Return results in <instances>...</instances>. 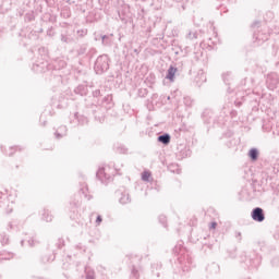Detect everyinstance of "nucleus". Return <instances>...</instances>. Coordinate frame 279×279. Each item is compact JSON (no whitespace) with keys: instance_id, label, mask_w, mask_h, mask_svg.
<instances>
[{"instance_id":"obj_1","label":"nucleus","mask_w":279,"mask_h":279,"mask_svg":"<svg viewBox=\"0 0 279 279\" xmlns=\"http://www.w3.org/2000/svg\"><path fill=\"white\" fill-rule=\"evenodd\" d=\"M110 69V57L108 54H100L94 64L96 75H104Z\"/></svg>"},{"instance_id":"obj_2","label":"nucleus","mask_w":279,"mask_h":279,"mask_svg":"<svg viewBox=\"0 0 279 279\" xmlns=\"http://www.w3.org/2000/svg\"><path fill=\"white\" fill-rule=\"evenodd\" d=\"M251 217L253 221H256L257 223H263V221H265V210L260 207H255L251 211Z\"/></svg>"},{"instance_id":"obj_3","label":"nucleus","mask_w":279,"mask_h":279,"mask_svg":"<svg viewBox=\"0 0 279 279\" xmlns=\"http://www.w3.org/2000/svg\"><path fill=\"white\" fill-rule=\"evenodd\" d=\"M82 205V202L80 199L74 201L73 203H70L71 206V210H70V219H77V217H80V210H77L80 208V206Z\"/></svg>"},{"instance_id":"obj_4","label":"nucleus","mask_w":279,"mask_h":279,"mask_svg":"<svg viewBox=\"0 0 279 279\" xmlns=\"http://www.w3.org/2000/svg\"><path fill=\"white\" fill-rule=\"evenodd\" d=\"M253 38L257 45H263V43H267V40H269V34L263 32H254Z\"/></svg>"},{"instance_id":"obj_5","label":"nucleus","mask_w":279,"mask_h":279,"mask_svg":"<svg viewBox=\"0 0 279 279\" xmlns=\"http://www.w3.org/2000/svg\"><path fill=\"white\" fill-rule=\"evenodd\" d=\"M266 84L270 90H274V88H276V86H278L279 84L278 75L268 74L266 78Z\"/></svg>"},{"instance_id":"obj_6","label":"nucleus","mask_w":279,"mask_h":279,"mask_svg":"<svg viewBox=\"0 0 279 279\" xmlns=\"http://www.w3.org/2000/svg\"><path fill=\"white\" fill-rule=\"evenodd\" d=\"M202 119L208 125L215 121V113L210 109H205L202 113Z\"/></svg>"},{"instance_id":"obj_7","label":"nucleus","mask_w":279,"mask_h":279,"mask_svg":"<svg viewBox=\"0 0 279 279\" xmlns=\"http://www.w3.org/2000/svg\"><path fill=\"white\" fill-rule=\"evenodd\" d=\"M53 260H56V253H53V251L46 252L40 257V262L44 265H47V263H53Z\"/></svg>"},{"instance_id":"obj_8","label":"nucleus","mask_w":279,"mask_h":279,"mask_svg":"<svg viewBox=\"0 0 279 279\" xmlns=\"http://www.w3.org/2000/svg\"><path fill=\"white\" fill-rule=\"evenodd\" d=\"M96 178H98V180L104 184L110 180V174H106V168H99L96 172Z\"/></svg>"},{"instance_id":"obj_9","label":"nucleus","mask_w":279,"mask_h":279,"mask_svg":"<svg viewBox=\"0 0 279 279\" xmlns=\"http://www.w3.org/2000/svg\"><path fill=\"white\" fill-rule=\"evenodd\" d=\"M175 73H178V68L170 65L167 71L166 80H169V82H175Z\"/></svg>"},{"instance_id":"obj_10","label":"nucleus","mask_w":279,"mask_h":279,"mask_svg":"<svg viewBox=\"0 0 279 279\" xmlns=\"http://www.w3.org/2000/svg\"><path fill=\"white\" fill-rule=\"evenodd\" d=\"M75 95H81V97H86L88 95V85L81 84L74 89Z\"/></svg>"},{"instance_id":"obj_11","label":"nucleus","mask_w":279,"mask_h":279,"mask_svg":"<svg viewBox=\"0 0 279 279\" xmlns=\"http://www.w3.org/2000/svg\"><path fill=\"white\" fill-rule=\"evenodd\" d=\"M74 121H76V123L78 125H87L88 124V118L85 117L84 114H80V112L74 113Z\"/></svg>"},{"instance_id":"obj_12","label":"nucleus","mask_w":279,"mask_h":279,"mask_svg":"<svg viewBox=\"0 0 279 279\" xmlns=\"http://www.w3.org/2000/svg\"><path fill=\"white\" fill-rule=\"evenodd\" d=\"M66 125H61L58 128V130L54 132V136L56 138L60 140V138H64V136H66Z\"/></svg>"},{"instance_id":"obj_13","label":"nucleus","mask_w":279,"mask_h":279,"mask_svg":"<svg viewBox=\"0 0 279 279\" xmlns=\"http://www.w3.org/2000/svg\"><path fill=\"white\" fill-rule=\"evenodd\" d=\"M157 141L162 145H169V143H171V135L169 133H163L157 137Z\"/></svg>"},{"instance_id":"obj_14","label":"nucleus","mask_w":279,"mask_h":279,"mask_svg":"<svg viewBox=\"0 0 279 279\" xmlns=\"http://www.w3.org/2000/svg\"><path fill=\"white\" fill-rule=\"evenodd\" d=\"M120 195L121 196L119 198V202L120 204H122V206H125V204H130L132 202V198L130 197V193L122 192Z\"/></svg>"},{"instance_id":"obj_15","label":"nucleus","mask_w":279,"mask_h":279,"mask_svg":"<svg viewBox=\"0 0 279 279\" xmlns=\"http://www.w3.org/2000/svg\"><path fill=\"white\" fill-rule=\"evenodd\" d=\"M112 34L110 35H101V43L104 47H112Z\"/></svg>"},{"instance_id":"obj_16","label":"nucleus","mask_w":279,"mask_h":279,"mask_svg":"<svg viewBox=\"0 0 279 279\" xmlns=\"http://www.w3.org/2000/svg\"><path fill=\"white\" fill-rule=\"evenodd\" d=\"M195 82L196 84H204V82H206V73H204V70H198Z\"/></svg>"},{"instance_id":"obj_17","label":"nucleus","mask_w":279,"mask_h":279,"mask_svg":"<svg viewBox=\"0 0 279 279\" xmlns=\"http://www.w3.org/2000/svg\"><path fill=\"white\" fill-rule=\"evenodd\" d=\"M258 148H251L248 150V158L253 161L256 162L258 160Z\"/></svg>"},{"instance_id":"obj_18","label":"nucleus","mask_w":279,"mask_h":279,"mask_svg":"<svg viewBox=\"0 0 279 279\" xmlns=\"http://www.w3.org/2000/svg\"><path fill=\"white\" fill-rule=\"evenodd\" d=\"M77 56H86L88 53V45L83 44L76 50Z\"/></svg>"},{"instance_id":"obj_19","label":"nucleus","mask_w":279,"mask_h":279,"mask_svg":"<svg viewBox=\"0 0 279 279\" xmlns=\"http://www.w3.org/2000/svg\"><path fill=\"white\" fill-rule=\"evenodd\" d=\"M45 66H47V64L45 62L35 63V64H33V71H35V73H43Z\"/></svg>"},{"instance_id":"obj_20","label":"nucleus","mask_w":279,"mask_h":279,"mask_svg":"<svg viewBox=\"0 0 279 279\" xmlns=\"http://www.w3.org/2000/svg\"><path fill=\"white\" fill-rule=\"evenodd\" d=\"M168 170H170L171 173H182V170H180V166H178V163H170L168 166Z\"/></svg>"},{"instance_id":"obj_21","label":"nucleus","mask_w":279,"mask_h":279,"mask_svg":"<svg viewBox=\"0 0 279 279\" xmlns=\"http://www.w3.org/2000/svg\"><path fill=\"white\" fill-rule=\"evenodd\" d=\"M41 215H43L44 221L49 222V221L53 220V216H51V213L49 210H47V209H44Z\"/></svg>"},{"instance_id":"obj_22","label":"nucleus","mask_w":279,"mask_h":279,"mask_svg":"<svg viewBox=\"0 0 279 279\" xmlns=\"http://www.w3.org/2000/svg\"><path fill=\"white\" fill-rule=\"evenodd\" d=\"M38 53H39V56H41V60H47V56L49 53V50H47V48H45V47H40L38 49Z\"/></svg>"},{"instance_id":"obj_23","label":"nucleus","mask_w":279,"mask_h":279,"mask_svg":"<svg viewBox=\"0 0 279 279\" xmlns=\"http://www.w3.org/2000/svg\"><path fill=\"white\" fill-rule=\"evenodd\" d=\"M35 19L36 16L34 15V12H28L24 16L25 23H32V21H34Z\"/></svg>"},{"instance_id":"obj_24","label":"nucleus","mask_w":279,"mask_h":279,"mask_svg":"<svg viewBox=\"0 0 279 279\" xmlns=\"http://www.w3.org/2000/svg\"><path fill=\"white\" fill-rule=\"evenodd\" d=\"M94 56H97V48L92 47L87 50L86 57L92 59Z\"/></svg>"},{"instance_id":"obj_25","label":"nucleus","mask_w":279,"mask_h":279,"mask_svg":"<svg viewBox=\"0 0 279 279\" xmlns=\"http://www.w3.org/2000/svg\"><path fill=\"white\" fill-rule=\"evenodd\" d=\"M138 277H140L138 269L136 266L133 265L131 270V279H138Z\"/></svg>"},{"instance_id":"obj_26","label":"nucleus","mask_w":279,"mask_h":279,"mask_svg":"<svg viewBox=\"0 0 279 279\" xmlns=\"http://www.w3.org/2000/svg\"><path fill=\"white\" fill-rule=\"evenodd\" d=\"M149 178H151V173L149 171H144L142 173V180L143 182H149Z\"/></svg>"},{"instance_id":"obj_27","label":"nucleus","mask_w":279,"mask_h":279,"mask_svg":"<svg viewBox=\"0 0 279 279\" xmlns=\"http://www.w3.org/2000/svg\"><path fill=\"white\" fill-rule=\"evenodd\" d=\"M61 16H62L63 19H71V11H70L69 9H63V10L61 11Z\"/></svg>"},{"instance_id":"obj_28","label":"nucleus","mask_w":279,"mask_h":279,"mask_svg":"<svg viewBox=\"0 0 279 279\" xmlns=\"http://www.w3.org/2000/svg\"><path fill=\"white\" fill-rule=\"evenodd\" d=\"M186 38L189 40H197V32H190L187 35H186Z\"/></svg>"},{"instance_id":"obj_29","label":"nucleus","mask_w":279,"mask_h":279,"mask_svg":"<svg viewBox=\"0 0 279 279\" xmlns=\"http://www.w3.org/2000/svg\"><path fill=\"white\" fill-rule=\"evenodd\" d=\"M158 219H159V222L161 223V226L163 228H167V216L160 215Z\"/></svg>"},{"instance_id":"obj_30","label":"nucleus","mask_w":279,"mask_h":279,"mask_svg":"<svg viewBox=\"0 0 279 279\" xmlns=\"http://www.w3.org/2000/svg\"><path fill=\"white\" fill-rule=\"evenodd\" d=\"M117 151L118 154H128V147H125L124 145H120L117 147Z\"/></svg>"},{"instance_id":"obj_31","label":"nucleus","mask_w":279,"mask_h":279,"mask_svg":"<svg viewBox=\"0 0 279 279\" xmlns=\"http://www.w3.org/2000/svg\"><path fill=\"white\" fill-rule=\"evenodd\" d=\"M183 101H184V105L187 106V108H191V106H193V100L189 96L184 97Z\"/></svg>"},{"instance_id":"obj_32","label":"nucleus","mask_w":279,"mask_h":279,"mask_svg":"<svg viewBox=\"0 0 279 279\" xmlns=\"http://www.w3.org/2000/svg\"><path fill=\"white\" fill-rule=\"evenodd\" d=\"M85 279H95V270H86Z\"/></svg>"},{"instance_id":"obj_33","label":"nucleus","mask_w":279,"mask_h":279,"mask_svg":"<svg viewBox=\"0 0 279 279\" xmlns=\"http://www.w3.org/2000/svg\"><path fill=\"white\" fill-rule=\"evenodd\" d=\"M85 199H87L88 202H90V199H93L92 195L86 194V191H88V189H81Z\"/></svg>"},{"instance_id":"obj_34","label":"nucleus","mask_w":279,"mask_h":279,"mask_svg":"<svg viewBox=\"0 0 279 279\" xmlns=\"http://www.w3.org/2000/svg\"><path fill=\"white\" fill-rule=\"evenodd\" d=\"M61 43H65L66 45H69V43H71V38H69V36L61 34Z\"/></svg>"},{"instance_id":"obj_35","label":"nucleus","mask_w":279,"mask_h":279,"mask_svg":"<svg viewBox=\"0 0 279 279\" xmlns=\"http://www.w3.org/2000/svg\"><path fill=\"white\" fill-rule=\"evenodd\" d=\"M86 34H88V29L77 31V36H80V38H84V36H86Z\"/></svg>"},{"instance_id":"obj_36","label":"nucleus","mask_w":279,"mask_h":279,"mask_svg":"<svg viewBox=\"0 0 279 279\" xmlns=\"http://www.w3.org/2000/svg\"><path fill=\"white\" fill-rule=\"evenodd\" d=\"M112 101V96L107 95L102 98V104H110Z\"/></svg>"},{"instance_id":"obj_37","label":"nucleus","mask_w":279,"mask_h":279,"mask_svg":"<svg viewBox=\"0 0 279 279\" xmlns=\"http://www.w3.org/2000/svg\"><path fill=\"white\" fill-rule=\"evenodd\" d=\"M38 241L34 240V239H29L28 240V245L29 247H36V245H38Z\"/></svg>"},{"instance_id":"obj_38","label":"nucleus","mask_w":279,"mask_h":279,"mask_svg":"<svg viewBox=\"0 0 279 279\" xmlns=\"http://www.w3.org/2000/svg\"><path fill=\"white\" fill-rule=\"evenodd\" d=\"M57 247H58V250H62V247H64V240L63 239L58 240Z\"/></svg>"},{"instance_id":"obj_39","label":"nucleus","mask_w":279,"mask_h":279,"mask_svg":"<svg viewBox=\"0 0 279 279\" xmlns=\"http://www.w3.org/2000/svg\"><path fill=\"white\" fill-rule=\"evenodd\" d=\"M228 77H230V73L222 75V80H223L225 84H230Z\"/></svg>"},{"instance_id":"obj_40","label":"nucleus","mask_w":279,"mask_h":279,"mask_svg":"<svg viewBox=\"0 0 279 279\" xmlns=\"http://www.w3.org/2000/svg\"><path fill=\"white\" fill-rule=\"evenodd\" d=\"M93 97H101V90L100 89H96L93 92Z\"/></svg>"},{"instance_id":"obj_41","label":"nucleus","mask_w":279,"mask_h":279,"mask_svg":"<svg viewBox=\"0 0 279 279\" xmlns=\"http://www.w3.org/2000/svg\"><path fill=\"white\" fill-rule=\"evenodd\" d=\"M234 236H235V239H238L239 242L242 241L241 231H235Z\"/></svg>"},{"instance_id":"obj_42","label":"nucleus","mask_w":279,"mask_h":279,"mask_svg":"<svg viewBox=\"0 0 279 279\" xmlns=\"http://www.w3.org/2000/svg\"><path fill=\"white\" fill-rule=\"evenodd\" d=\"M251 27H253V29H254L255 27H260V21H255V22L251 25Z\"/></svg>"},{"instance_id":"obj_43","label":"nucleus","mask_w":279,"mask_h":279,"mask_svg":"<svg viewBox=\"0 0 279 279\" xmlns=\"http://www.w3.org/2000/svg\"><path fill=\"white\" fill-rule=\"evenodd\" d=\"M64 66H66V62L60 61V66L58 68L54 65V69H64Z\"/></svg>"},{"instance_id":"obj_44","label":"nucleus","mask_w":279,"mask_h":279,"mask_svg":"<svg viewBox=\"0 0 279 279\" xmlns=\"http://www.w3.org/2000/svg\"><path fill=\"white\" fill-rule=\"evenodd\" d=\"M233 145H236V142L234 140L229 141L227 144V147H232Z\"/></svg>"},{"instance_id":"obj_45","label":"nucleus","mask_w":279,"mask_h":279,"mask_svg":"<svg viewBox=\"0 0 279 279\" xmlns=\"http://www.w3.org/2000/svg\"><path fill=\"white\" fill-rule=\"evenodd\" d=\"M102 221L104 219L101 218V216H97L96 223L99 226V223H101Z\"/></svg>"},{"instance_id":"obj_46","label":"nucleus","mask_w":279,"mask_h":279,"mask_svg":"<svg viewBox=\"0 0 279 279\" xmlns=\"http://www.w3.org/2000/svg\"><path fill=\"white\" fill-rule=\"evenodd\" d=\"M129 258H136L140 262L142 257L137 255H129Z\"/></svg>"},{"instance_id":"obj_47","label":"nucleus","mask_w":279,"mask_h":279,"mask_svg":"<svg viewBox=\"0 0 279 279\" xmlns=\"http://www.w3.org/2000/svg\"><path fill=\"white\" fill-rule=\"evenodd\" d=\"M209 228L210 230H215V228H217V222H211Z\"/></svg>"},{"instance_id":"obj_48","label":"nucleus","mask_w":279,"mask_h":279,"mask_svg":"<svg viewBox=\"0 0 279 279\" xmlns=\"http://www.w3.org/2000/svg\"><path fill=\"white\" fill-rule=\"evenodd\" d=\"M274 238L277 239V240H279V227L277 228V231H276V233L274 234Z\"/></svg>"},{"instance_id":"obj_49","label":"nucleus","mask_w":279,"mask_h":279,"mask_svg":"<svg viewBox=\"0 0 279 279\" xmlns=\"http://www.w3.org/2000/svg\"><path fill=\"white\" fill-rule=\"evenodd\" d=\"M235 106H236V108H241L242 102L241 101H235Z\"/></svg>"},{"instance_id":"obj_50","label":"nucleus","mask_w":279,"mask_h":279,"mask_svg":"<svg viewBox=\"0 0 279 279\" xmlns=\"http://www.w3.org/2000/svg\"><path fill=\"white\" fill-rule=\"evenodd\" d=\"M185 156H191V149H185Z\"/></svg>"},{"instance_id":"obj_51","label":"nucleus","mask_w":279,"mask_h":279,"mask_svg":"<svg viewBox=\"0 0 279 279\" xmlns=\"http://www.w3.org/2000/svg\"><path fill=\"white\" fill-rule=\"evenodd\" d=\"M231 117H236V111L235 110L231 111Z\"/></svg>"},{"instance_id":"obj_52","label":"nucleus","mask_w":279,"mask_h":279,"mask_svg":"<svg viewBox=\"0 0 279 279\" xmlns=\"http://www.w3.org/2000/svg\"><path fill=\"white\" fill-rule=\"evenodd\" d=\"M8 156H14V151L9 153Z\"/></svg>"},{"instance_id":"obj_53","label":"nucleus","mask_w":279,"mask_h":279,"mask_svg":"<svg viewBox=\"0 0 279 279\" xmlns=\"http://www.w3.org/2000/svg\"><path fill=\"white\" fill-rule=\"evenodd\" d=\"M24 243H25V241H24V240H22V241H21V245H24Z\"/></svg>"},{"instance_id":"obj_54","label":"nucleus","mask_w":279,"mask_h":279,"mask_svg":"<svg viewBox=\"0 0 279 279\" xmlns=\"http://www.w3.org/2000/svg\"><path fill=\"white\" fill-rule=\"evenodd\" d=\"M174 251L178 252V246L174 247Z\"/></svg>"},{"instance_id":"obj_55","label":"nucleus","mask_w":279,"mask_h":279,"mask_svg":"<svg viewBox=\"0 0 279 279\" xmlns=\"http://www.w3.org/2000/svg\"><path fill=\"white\" fill-rule=\"evenodd\" d=\"M14 149V147H11L10 150L12 151Z\"/></svg>"},{"instance_id":"obj_56","label":"nucleus","mask_w":279,"mask_h":279,"mask_svg":"<svg viewBox=\"0 0 279 279\" xmlns=\"http://www.w3.org/2000/svg\"><path fill=\"white\" fill-rule=\"evenodd\" d=\"M144 93H147V89H144Z\"/></svg>"}]
</instances>
